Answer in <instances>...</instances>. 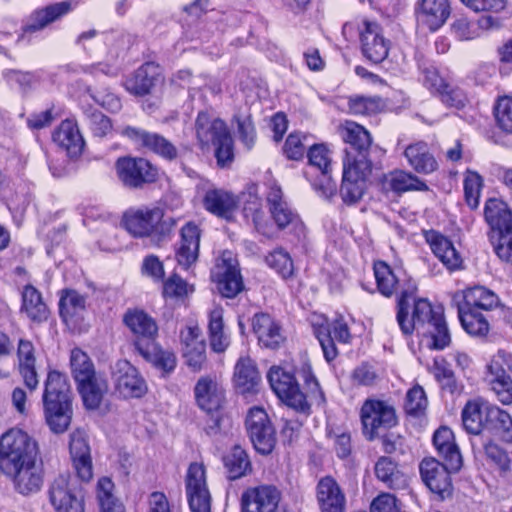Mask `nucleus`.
Instances as JSON below:
<instances>
[{
	"label": "nucleus",
	"mask_w": 512,
	"mask_h": 512,
	"mask_svg": "<svg viewBox=\"0 0 512 512\" xmlns=\"http://www.w3.org/2000/svg\"><path fill=\"white\" fill-rule=\"evenodd\" d=\"M396 320L404 335L414 331L432 340L435 349H444L451 337L442 307H434L425 298L415 297V288L403 290L397 299Z\"/></svg>",
	"instance_id": "nucleus-1"
},
{
	"label": "nucleus",
	"mask_w": 512,
	"mask_h": 512,
	"mask_svg": "<svg viewBox=\"0 0 512 512\" xmlns=\"http://www.w3.org/2000/svg\"><path fill=\"white\" fill-rule=\"evenodd\" d=\"M341 136L351 150L347 151V160L343 164L340 195L346 204H354L362 198L372 171L368 158L372 139L363 126L352 121L343 124Z\"/></svg>",
	"instance_id": "nucleus-2"
},
{
	"label": "nucleus",
	"mask_w": 512,
	"mask_h": 512,
	"mask_svg": "<svg viewBox=\"0 0 512 512\" xmlns=\"http://www.w3.org/2000/svg\"><path fill=\"white\" fill-rule=\"evenodd\" d=\"M125 229L134 237H148L155 245L168 238L176 221L172 217H164L162 209L140 208L127 211L123 216Z\"/></svg>",
	"instance_id": "nucleus-3"
},
{
	"label": "nucleus",
	"mask_w": 512,
	"mask_h": 512,
	"mask_svg": "<svg viewBox=\"0 0 512 512\" xmlns=\"http://www.w3.org/2000/svg\"><path fill=\"white\" fill-rule=\"evenodd\" d=\"M485 220L491 231L489 238L494 252L504 262H512V213L505 202L491 198L485 204Z\"/></svg>",
	"instance_id": "nucleus-4"
},
{
	"label": "nucleus",
	"mask_w": 512,
	"mask_h": 512,
	"mask_svg": "<svg viewBox=\"0 0 512 512\" xmlns=\"http://www.w3.org/2000/svg\"><path fill=\"white\" fill-rule=\"evenodd\" d=\"M37 443L24 431L10 429L0 439V470L15 471V466L37 460Z\"/></svg>",
	"instance_id": "nucleus-5"
},
{
	"label": "nucleus",
	"mask_w": 512,
	"mask_h": 512,
	"mask_svg": "<svg viewBox=\"0 0 512 512\" xmlns=\"http://www.w3.org/2000/svg\"><path fill=\"white\" fill-rule=\"evenodd\" d=\"M45 422L55 434L64 432V378L61 372L50 370L44 382L42 396Z\"/></svg>",
	"instance_id": "nucleus-6"
},
{
	"label": "nucleus",
	"mask_w": 512,
	"mask_h": 512,
	"mask_svg": "<svg viewBox=\"0 0 512 512\" xmlns=\"http://www.w3.org/2000/svg\"><path fill=\"white\" fill-rule=\"evenodd\" d=\"M362 431L369 441L397 424L395 408L386 401L367 399L360 410Z\"/></svg>",
	"instance_id": "nucleus-7"
},
{
	"label": "nucleus",
	"mask_w": 512,
	"mask_h": 512,
	"mask_svg": "<svg viewBox=\"0 0 512 512\" xmlns=\"http://www.w3.org/2000/svg\"><path fill=\"white\" fill-rule=\"evenodd\" d=\"M272 390L287 406L306 413L310 406L306 395L301 392L295 376L281 367H272L268 372Z\"/></svg>",
	"instance_id": "nucleus-8"
},
{
	"label": "nucleus",
	"mask_w": 512,
	"mask_h": 512,
	"mask_svg": "<svg viewBox=\"0 0 512 512\" xmlns=\"http://www.w3.org/2000/svg\"><path fill=\"white\" fill-rule=\"evenodd\" d=\"M115 169L121 183L128 188H142L158 178L157 167L142 157H120L115 163Z\"/></svg>",
	"instance_id": "nucleus-9"
},
{
	"label": "nucleus",
	"mask_w": 512,
	"mask_h": 512,
	"mask_svg": "<svg viewBox=\"0 0 512 512\" xmlns=\"http://www.w3.org/2000/svg\"><path fill=\"white\" fill-rule=\"evenodd\" d=\"M211 278L223 297L233 298L243 289L238 261L231 251H224L211 271Z\"/></svg>",
	"instance_id": "nucleus-10"
},
{
	"label": "nucleus",
	"mask_w": 512,
	"mask_h": 512,
	"mask_svg": "<svg viewBox=\"0 0 512 512\" xmlns=\"http://www.w3.org/2000/svg\"><path fill=\"white\" fill-rule=\"evenodd\" d=\"M245 424L254 448L263 455L271 453L276 438L266 411L261 407L251 408L247 414Z\"/></svg>",
	"instance_id": "nucleus-11"
},
{
	"label": "nucleus",
	"mask_w": 512,
	"mask_h": 512,
	"mask_svg": "<svg viewBox=\"0 0 512 512\" xmlns=\"http://www.w3.org/2000/svg\"><path fill=\"white\" fill-rule=\"evenodd\" d=\"M120 134L128 138L136 146L151 151L166 160L172 161L178 156V150L175 145L158 133L149 132L138 127L126 126L122 128Z\"/></svg>",
	"instance_id": "nucleus-12"
},
{
	"label": "nucleus",
	"mask_w": 512,
	"mask_h": 512,
	"mask_svg": "<svg viewBox=\"0 0 512 512\" xmlns=\"http://www.w3.org/2000/svg\"><path fill=\"white\" fill-rule=\"evenodd\" d=\"M186 493L191 512H210L211 496L202 464H190L186 475Z\"/></svg>",
	"instance_id": "nucleus-13"
},
{
	"label": "nucleus",
	"mask_w": 512,
	"mask_h": 512,
	"mask_svg": "<svg viewBox=\"0 0 512 512\" xmlns=\"http://www.w3.org/2000/svg\"><path fill=\"white\" fill-rule=\"evenodd\" d=\"M123 322L134 335L133 346L137 352L156 342L157 323L143 310L129 309L123 316Z\"/></svg>",
	"instance_id": "nucleus-14"
},
{
	"label": "nucleus",
	"mask_w": 512,
	"mask_h": 512,
	"mask_svg": "<svg viewBox=\"0 0 512 512\" xmlns=\"http://www.w3.org/2000/svg\"><path fill=\"white\" fill-rule=\"evenodd\" d=\"M308 163L321 172V178L313 184L315 191L324 199L336 194L337 185L330 176V151L324 144H314L307 152Z\"/></svg>",
	"instance_id": "nucleus-15"
},
{
	"label": "nucleus",
	"mask_w": 512,
	"mask_h": 512,
	"mask_svg": "<svg viewBox=\"0 0 512 512\" xmlns=\"http://www.w3.org/2000/svg\"><path fill=\"white\" fill-rule=\"evenodd\" d=\"M363 55L373 63H380L388 56L390 41L383 35L382 27L375 21L363 20L360 29Z\"/></svg>",
	"instance_id": "nucleus-16"
},
{
	"label": "nucleus",
	"mask_w": 512,
	"mask_h": 512,
	"mask_svg": "<svg viewBox=\"0 0 512 512\" xmlns=\"http://www.w3.org/2000/svg\"><path fill=\"white\" fill-rule=\"evenodd\" d=\"M420 474L425 485L431 492L444 498L451 490V478L449 470H452L447 462L440 463L434 458H425L420 463Z\"/></svg>",
	"instance_id": "nucleus-17"
},
{
	"label": "nucleus",
	"mask_w": 512,
	"mask_h": 512,
	"mask_svg": "<svg viewBox=\"0 0 512 512\" xmlns=\"http://www.w3.org/2000/svg\"><path fill=\"white\" fill-rule=\"evenodd\" d=\"M281 499L280 491L272 485L248 488L241 496L242 512H251L254 506L257 512H275Z\"/></svg>",
	"instance_id": "nucleus-18"
},
{
	"label": "nucleus",
	"mask_w": 512,
	"mask_h": 512,
	"mask_svg": "<svg viewBox=\"0 0 512 512\" xmlns=\"http://www.w3.org/2000/svg\"><path fill=\"white\" fill-rule=\"evenodd\" d=\"M70 455L77 476L84 482L93 477V466L90 455V447L85 433L77 430L70 437Z\"/></svg>",
	"instance_id": "nucleus-19"
},
{
	"label": "nucleus",
	"mask_w": 512,
	"mask_h": 512,
	"mask_svg": "<svg viewBox=\"0 0 512 512\" xmlns=\"http://www.w3.org/2000/svg\"><path fill=\"white\" fill-rule=\"evenodd\" d=\"M162 80L161 69L154 62H147L140 66L135 73L126 80L127 91L136 96H144L152 92L153 88Z\"/></svg>",
	"instance_id": "nucleus-20"
},
{
	"label": "nucleus",
	"mask_w": 512,
	"mask_h": 512,
	"mask_svg": "<svg viewBox=\"0 0 512 512\" xmlns=\"http://www.w3.org/2000/svg\"><path fill=\"white\" fill-rule=\"evenodd\" d=\"M317 501L321 512H343L346 506L345 494L331 476H325L319 480Z\"/></svg>",
	"instance_id": "nucleus-21"
},
{
	"label": "nucleus",
	"mask_w": 512,
	"mask_h": 512,
	"mask_svg": "<svg viewBox=\"0 0 512 512\" xmlns=\"http://www.w3.org/2000/svg\"><path fill=\"white\" fill-rule=\"evenodd\" d=\"M3 473L13 478L15 487L21 494L39 491L43 482L42 467L37 460L19 464L15 466V471Z\"/></svg>",
	"instance_id": "nucleus-22"
},
{
	"label": "nucleus",
	"mask_w": 512,
	"mask_h": 512,
	"mask_svg": "<svg viewBox=\"0 0 512 512\" xmlns=\"http://www.w3.org/2000/svg\"><path fill=\"white\" fill-rule=\"evenodd\" d=\"M252 328L263 347L277 349L285 341L281 326L269 314H255Z\"/></svg>",
	"instance_id": "nucleus-23"
},
{
	"label": "nucleus",
	"mask_w": 512,
	"mask_h": 512,
	"mask_svg": "<svg viewBox=\"0 0 512 512\" xmlns=\"http://www.w3.org/2000/svg\"><path fill=\"white\" fill-rule=\"evenodd\" d=\"M195 398L198 406L212 413L218 411L224 402V390L210 377H201L194 388Z\"/></svg>",
	"instance_id": "nucleus-24"
},
{
	"label": "nucleus",
	"mask_w": 512,
	"mask_h": 512,
	"mask_svg": "<svg viewBox=\"0 0 512 512\" xmlns=\"http://www.w3.org/2000/svg\"><path fill=\"white\" fill-rule=\"evenodd\" d=\"M181 239L176 249V260L184 268L190 267L198 258L200 230L197 225L189 222L181 229Z\"/></svg>",
	"instance_id": "nucleus-25"
},
{
	"label": "nucleus",
	"mask_w": 512,
	"mask_h": 512,
	"mask_svg": "<svg viewBox=\"0 0 512 512\" xmlns=\"http://www.w3.org/2000/svg\"><path fill=\"white\" fill-rule=\"evenodd\" d=\"M118 373L116 387L121 395L125 398H140L146 394L147 384L134 366L125 362Z\"/></svg>",
	"instance_id": "nucleus-26"
},
{
	"label": "nucleus",
	"mask_w": 512,
	"mask_h": 512,
	"mask_svg": "<svg viewBox=\"0 0 512 512\" xmlns=\"http://www.w3.org/2000/svg\"><path fill=\"white\" fill-rule=\"evenodd\" d=\"M450 15L448 0H421L417 18L431 31H436L446 22Z\"/></svg>",
	"instance_id": "nucleus-27"
},
{
	"label": "nucleus",
	"mask_w": 512,
	"mask_h": 512,
	"mask_svg": "<svg viewBox=\"0 0 512 512\" xmlns=\"http://www.w3.org/2000/svg\"><path fill=\"white\" fill-rule=\"evenodd\" d=\"M425 238L435 256L449 270H456L461 266V256L455 249L453 243L447 237L431 230L426 232Z\"/></svg>",
	"instance_id": "nucleus-28"
},
{
	"label": "nucleus",
	"mask_w": 512,
	"mask_h": 512,
	"mask_svg": "<svg viewBox=\"0 0 512 512\" xmlns=\"http://www.w3.org/2000/svg\"><path fill=\"white\" fill-rule=\"evenodd\" d=\"M403 154L411 168L419 174H431L438 169V163L424 141L408 145Z\"/></svg>",
	"instance_id": "nucleus-29"
},
{
	"label": "nucleus",
	"mask_w": 512,
	"mask_h": 512,
	"mask_svg": "<svg viewBox=\"0 0 512 512\" xmlns=\"http://www.w3.org/2000/svg\"><path fill=\"white\" fill-rule=\"evenodd\" d=\"M433 443L439 455H441L447 465L457 471L462 465V457L457 444L454 441V434L448 427H440L435 431Z\"/></svg>",
	"instance_id": "nucleus-30"
},
{
	"label": "nucleus",
	"mask_w": 512,
	"mask_h": 512,
	"mask_svg": "<svg viewBox=\"0 0 512 512\" xmlns=\"http://www.w3.org/2000/svg\"><path fill=\"white\" fill-rule=\"evenodd\" d=\"M195 127L197 138L202 146L213 145L229 133L224 121L212 118L204 111L198 113Z\"/></svg>",
	"instance_id": "nucleus-31"
},
{
	"label": "nucleus",
	"mask_w": 512,
	"mask_h": 512,
	"mask_svg": "<svg viewBox=\"0 0 512 512\" xmlns=\"http://www.w3.org/2000/svg\"><path fill=\"white\" fill-rule=\"evenodd\" d=\"M19 373L25 386L30 391H35L39 385L38 374L35 366L34 346L30 341L20 340L18 345Z\"/></svg>",
	"instance_id": "nucleus-32"
},
{
	"label": "nucleus",
	"mask_w": 512,
	"mask_h": 512,
	"mask_svg": "<svg viewBox=\"0 0 512 512\" xmlns=\"http://www.w3.org/2000/svg\"><path fill=\"white\" fill-rule=\"evenodd\" d=\"M493 405L482 400H471L462 410V423L464 429L474 435L481 433L483 428L489 425L487 412Z\"/></svg>",
	"instance_id": "nucleus-33"
},
{
	"label": "nucleus",
	"mask_w": 512,
	"mask_h": 512,
	"mask_svg": "<svg viewBox=\"0 0 512 512\" xmlns=\"http://www.w3.org/2000/svg\"><path fill=\"white\" fill-rule=\"evenodd\" d=\"M77 388L82 397L83 404L88 410H96L99 408L103 396L108 390V385L105 379L97 376L88 378L83 382L78 381Z\"/></svg>",
	"instance_id": "nucleus-34"
},
{
	"label": "nucleus",
	"mask_w": 512,
	"mask_h": 512,
	"mask_svg": "<svg viewBox=\"0 0 512 512\" xmlns=\"http://www.w3.org/2000/svg\"><path fill=\"white\" fill-rule=\"evenodd\" d=\"M204 207L211 213L229 218L236 207V201L232 194L221 189H210L203 199Z\"/></svg>",
	"instance_id": "nucleus-35"
},
{
	"label": "nucleus",
	"mask_w": 512,
	"mask_h": 512,
	"mask_svg": "<svg viewBox=\"0 0 512 512\" xmlns=\"http://www.w3.org/2000/svg\"><path fill=\"white\" fill-rule=\"evenodd\" d=\"M64 14V2L49 5L43 9L35 10L27 19L24 33H34L42 30L47 25Z\"/></svg>",
	"instance_id": "nucleus-36"
},
{
	"label": "nucleus",
	"mask_w": 512,
	"mask_h": 512,
	"mask_svg": "<svg viewBox=\"0 0 512 512\" xmlns=\"http://www.w3.org/2000/svg\"><path fill=\"white\" fill-rule=\"evenodd\" d=\"M235 384L242 393H250L260 381L258 370L251 359L240 358L235 366Z\"/></svg>",
	"instance_id": "nucleus-37"
},
{
	"label": "nucleus",
	"mask_w": 512,
	"mask_h": 512,
	"mask_svg": "<svg viewBox=\"0 0 512 512\" xmlns=\"http://www.w3.org/2000/svg\"><path fill=\"white\" fill-rule=\"evenodd\" d=\"M458 316L464 330L473 336H485L489 331L487 319L477 309L458 304Z\"/></svg>",
	"instance_id": "nucleus-38"
},
{
	"label": "nucleus",
	"mask_w": 512,
	"mask_h": 512,
	"mask_svg": "<svg viewBox=\"0 0 512 512\" xmlns=\"http://www.w3.org/2000/svg\"><path fill=\"white\" fill-rule=\"evenodd\" d=\"M386 184L397 193L407 191H427V184L417 176L404 170H395L385 177Z\"/></svg>",
	"instance_id": "nucleus-39"
},
{
	"label": "nucleus",
	"mask_w": 512,
	"mask_h": 512,
	"mask_svg": "<svg viewBox=\"0 0 512 512\" xmlns=\"http://www.w3.org/2000/svg\"><path fill=\"white\" fill-rule=\"evenodd\" d=\"M376 477L389 488L399 489L406 486V478L397 467V464L389 457L382 456L375 464Z\"/></svg>",
	"instance_id": "nucleus-40"
},
{
	"label": "nucleus",
	"mask_w": 512,
	"mask_h": 512,
	"mask_svg": "<svg viewBox=\"0 0 512 512\" xmlns=\"http://www.w3.org/2000/svg\"><path fill=\"white\" fill-rule=\"evenodd\" d=\"M86 312V296L75 290L66 289V328L81 329L80 324Z\"/></svg>",
	"instance_id": "nucleus-41"
},
{
	"label": "nucleus",
	"mask_w": 512,
	"mask_h": 512,
	"mask_svg": "<svg viewBox=\"0 0 512 512\" xmlns=\"http://www.w3.org/2000/svg\"><path fill=\"white\" fill-rule=\"evenodd\" d=\"M147 362L165 373L172 372L176 367V357L173 352L161 349L156 342L138 352Z\"/></svg>",
	"instance_id": "nucleus-42"
},
{
	"label": "nucleus",
	"mask_w": 512,
	"mask_h": 512,
	"mask_svg": "<svg viewBox=\"0 0 512 512\" xmlns=\"http://www.w3.org/2000/svg\"><path fill=\"white\" fill-rule=\"evenodd\" d=\"M22 309L33 321H42L47 318L48 309L43 302L41 294L32 286H26L22 293Z\"/></svg>",
	"instance_id": "nucleus-43"
},
{
	"label": "nucleus",
	"mask_w": 512,
	"mask_h": 512,
	"mask_svg": "<svg viewBox=\"0 0 512 512\" xmlns=\"http://www.w3.org/2000/svg\"><path fill=\"white\" fill-rule=\"evenodd\" d=\"M498 296L482 286L468 289L463 296V305L473 309L491 310L498 305Z\"/></svg>",
	"instance_id": "nucleus-44"
},
{
	"label": "nucleus",
	"mask_w": 512,
	"mask_h": 512,
	"mask_svg": "<svg viewBox=\"0 0 512 512\" xmlns=\"http://www.w3.org/2000/svg\"><path fill=\"white\" fill-rule=\"evenodd\" d=\"M223 461L230 479H238L244 476L251 468L248 455L239 446H235L226 456H224Z\"/></svg>",
	"instance_id": "nucleus-45"
},
{
	"label": "nucleus",
	"mask_w": 512,
	"mask_h": 512,
	"mask_svg": "<svg viewBox=\"0 0 512 512\" xmlns=\"http://www.w3.org/2000/svg\"><path fill=\"white\" fill-rule=\"evenodd\" d=\"M487 419L503 441L512 442V418L506 411L493 406L487 412Z\"/></svg>",
	"instance_id": "nucleus-46"
},
{
	"label": "nucleus",
	"mask_w": 512,
	"mask_h": 512,
	"mask_svg": "<svg viewBox=\"0 0 512 512\" xmlns=\"http://www.w3.org/2000/svg\"><path fill=\"white\" fill-rule=\"evenodd\" d=\"M70 366L76 382L88 380L95 375L93 363L88 355L80 349H74L71 352Z\"/></svg>",
	"instance_id": "nucleus-47"
},
{
	"label": "nucleus",
	"mask_w": 512,
	"mask_h": 512,
	"mask_svg": "<svg viewBox=\"0 0 512 512\" xmlns=\"http://www.w3.org/2000/svg\"><path fill=\"white\" fill-rule=\"evenodd\" d=\"M85 148V141L74 119L66 118V156L78 159Z\"/></svg>",
	"instance_id": "nucleus-48"
},
{
	"label": "nucleus",
	"mask_w": 512,
	"mask_h": 512,
	"mask_svg": "<svg viewBox=\"0 0 512 512\" xmlns=\"http://www.w3.org/2000/svg\"><path fill=\"white\" fill-rule=\"evenodd\" d=\"M374 275L380 293L387 297L391 296L398 283L392 269L385 262L379 261L374 264Z\"/></svg>",
	"instance_id": "nucleus-49"
},
{
	"label": "nucleus",
	"mask_w": 512,
	"mask_h": 512,
	"mask_svg": "<svg viewBox=\"0 0 512 512\" xmlns=\"http://www.w3.org/2000/svg\"><path fill=\"white\" fill-rule=\"evenodd\" d=\"M297 376L304 381L308 397L318 405L323 404L325 402L324 393L312 372L311 366L308 363H303L302 366L297 369Z\"/></svg>",
	"instance_id": "nucleus-50"
},
{
	"label": "nucleus",
	"mask_w": 512,
	"mask_h": 512,
	"mask_svg": "<svg viewBox=\"0 0 512 512\" xmlns=\"http://www.w3.org/2000/svg\"><path fill=\"white\" fill-rule=\"evenodd\" d=\"M487 370V377H511L512 354L505 350H499L495 355H493L487 366Z\"/></svg>",
	"instance_id": "nucleus-51"
},
{
	"label": "nucleus",
	"mask_w": 512,
	"mask_h": 512,
	"mask_svg": "<svg viewBox=\"0 0 512 512\" xmlns=\"http://www.w3.org/2000/svg\"><path fill=\"white\" fill-rule=\"evenodd\" d=\"M266 263L274 269L282 278L293 276L294 266L290 255L283 249H277L266 257Z\"/></svg>",
	"instance_id": "nucleus-52"
},
{
	"label": "nucleus",
	"mask_w": 512,
	"mask_h": 512,
	"mask_svg": "<svg viewBox=\"0 0 512 512\" xmlns=\"http://www.w3.org/2000/svg\"><path fill=\"white\" fill-rule=\"evenodd\" d=\"M114 483L108 477H102L97 483V498L101 512H115L119 508L116 498L113 495Z\"/></svg>",
	"instance_id": "nucleus-53"
},
{
	"label": "nucleus",
	"mask_w": 512,
	"mask_h": 512,
	"mask_svg": "<svg viewBox=\"0 0 512 512\" xmlns=\"http://www.w3.org/2000/svg\"><path fill=\"white\" fill-rule=\"evenodd\" d=\"M463 185L467 204L472 209L477 208L482 188V177L476 172L467 171Z\"/></svg>",
	"instance_id": "nucleus-54"
},
{
	"label": "nucleus",
	"mask_w": 512,
	"mask_h": 512,
	"mask_svg": "<svg viewBox=\"0 0 512 512\" xmlns=\"http://www.w3.org/2000/svg\"><path fill=\"white\" fill-rule=\"evenodd\" d=\"M193 291V286L189 285L178 275H172L164 282L163 285V295L166 298L177 300L184 299Z\"/></svg>",
	"instance_id": "nucleus-55"
},
{
	"label": "nucleus",
	"mask_w": 512,
	"mask_h": 512,
	"mask_svg": "<svg viewBox=\"0 0 512 512\" xmlns=\"http://www.w3.org/2000/svg\"><path fill=\"white\" fill-rule=\"evenodd\" d=\"M494 114L498 127L512 134V98L508 96L499 98Z\"/></svg>",
	"instance_id": "nucleus-56"
},
{
	"label": "nucleus",
	"mask_w": 512,
	"mask_h": 512,
	"mask_svg": "<svg viewBox=\"0 0 512 512\" xmlns=\"http://www.w3.org/2000/svg\"><path fill=\"white\" fill-rule=\"evenodd\" d=\"M427 403L424 389L416 385L407 392L405 410L410 415H418L426 409Z\"/></svg>",
	"instance_id": "nucleus-57"
},
{
	"label": "nucleus",
	"mask_w": 512,
	"mask_h": 512,
	"mask_svg": "<svg viewBox=\"0 0 512 512\" xmlns=\"http://www.w3.org/2000/svg\"><path fill=\"white\" fill-rule=\"evenodd\" d=\"M491 390L503 405L512 404V378L487 377Z\"/></svg>",
	"instance_id": "nucleus-58"
},
{
	"label": "nucleus",
	"mask_w": 512,
	"mask_h": 512,
	"mask_svg": "<svg viewBox=\"0 0 512 512\" xmlns=\"http://www.w3.org/2000/svg\"><path fill=\"white\" fill-rule=\"evenodd\" d=\"M484 452L487 460L495 464L501 471L506 472L511 468V459L507 452L499 445L489 441L484 444Z\"/></svg>",
	"instance_id": "nucleus-59"
},
{
	"label": "nucleus",
	"mask_w": 512,
	"mask_h": 512,
	"mask_svg": "<svg viewBox=\"0 0 512 512\" xmlns=\"http://www.w3.org/2000/svg\"><path fill=\"white\" fill-rule=\"evenodd\" d=\"M205 343L197 342L190 344L188 348H183V357L186 364L193 371H200L206 361Z\"/></svg>",
	"instance_id": "nucleus-60"
},
{
	"label": "nucleus",
	"mask_w": 512,
	"mask_h": 512,
	"mask_svg": "<svg viewBox=\"0 0 512 512\" xmlns=\"http://www.w3.org/2000/svg\"><path fill=\"white\" fill-rule=\"evenodd\" d=\"M307 139L306 135L295 132L289 134L284 144V153L287 158L291 160H299L304 156L305 146L304 141Z\"/></svg>",
	"instance_id": "nucleus-61"
},
{
	"label": "nucleus",
	"mask_w": 512,
	"mask_h": 512,
	"mask_svg": "<svg viewBox=\"0 0 512 512\" xmlns=\"http://www.w3.org/2000/svg\"><path fill=\"white\" fill-rule=\"evenodd\" d=\"M269 212L274 223L280 230L285 229L298 219L297 214L291 209L288 203L273 207Z\"/></svg>",
	"instance_id": "nucleus-62"
},
{
	"label": "nucleus",
	"mask_w": 512,
	"mask_h": 512,
	"mask_svg": "<svg viewBox=\"0 0 512 512\" xmlns=\"http://www.w3.org/2000/svg\"><path fill=\"white\" fill-rule=\"evenodd\" d=\"M218 165L224 167L230 164L234 158L233 140L230 133L213 144Z\"/></svg>",
	"instance_id": "nucleus-63"
},
{
	"label": "nucleus",
	"mask_w": 512,
	"mask_h": 512,
	"mask_svg": "<svg viewBox=\"0 0 512 512\" xmlns=\"http://www.w3.org/2000/svg\"><path fill=\"white\" fill-rule=\"evenodd\" d=\"M244 207L243 211L246 217H251L256 228L260 229V220L263 217V211L261 209V200L258 196L248 193L243 194Z\"/></svg>",
	"instance_id": "nucleus-64"
}]
</instances>
